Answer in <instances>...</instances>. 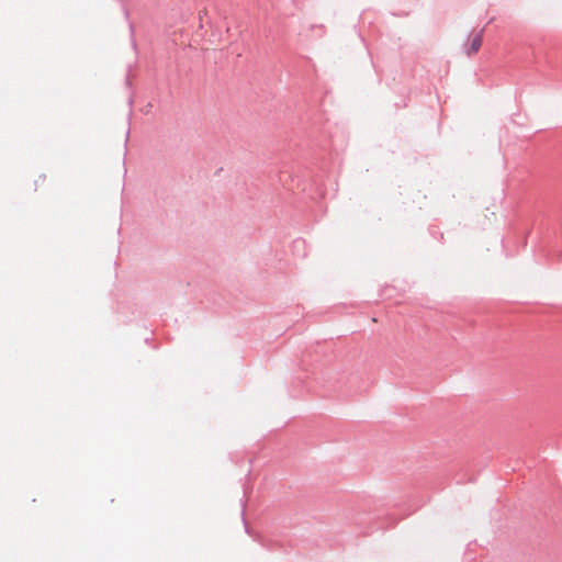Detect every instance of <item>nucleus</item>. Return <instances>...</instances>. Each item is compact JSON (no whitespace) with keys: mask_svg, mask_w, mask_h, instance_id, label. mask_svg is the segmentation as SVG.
Masks as SVG:
<instances>
[{"mask_svg":"<svg viewBox=\"0 0 562 562\" xmlns=\"http://www.w3.org/2000/svg\"><path fill=\"white\" fill-rule=\"evenodd\" d=\"M482 42H483V33L482 31L476 33L472 38H471V43H470V46L467 50V54L470 56V55H473L475 54L476 52H479L481 45H482Z\"/></svg>","mask_w":562,"mask_h":562,"instance_id":"obj_1","label":"nucleus"},{"mask_svg":"<svg viewBox=\"0 0 562 562\" xmlns=\"http://www.w3.org/2000/svg\"><path fill=\"white\" fill-rule=\"evenodd\" d=\"M46 182V176L40 175L38 178L35 180V190L38 189V187H43V184Z\"/></svg>","mask_w":562,"mask_h":562,"instance_id":"obj_2","label":"nucleus"}]
</instances>
